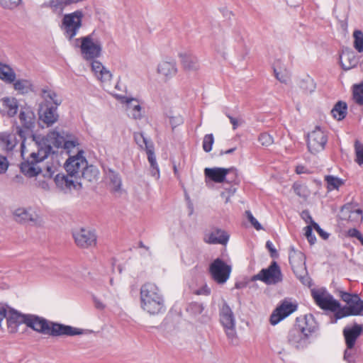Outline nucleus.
Listing matches in <instances>:
<instances>
[{"instance_id": "1", "label": "nucleus", "mask_w": 363, "mask_h": 363, "mask_svg": "<svg viewBox=\"0 0 363 363\" xmlns=\"http://www.w3.org/2000/svg\"><path fill=\"white\" fill-rule=\"evenodd\" d=\"M140 301L143 309L150 314L155 315L165 311L163 296L153 283L147 282L142 285Z\"/></svg>"}, {"instance_id": "2", "label": "nucleus", "mask_w": 363, "mask_h": 363, "mask_svg": "<svg viewBox=\"0 0 363 363\" xmlns=\"http://www.w3.org/2000/svg\"><path fill=\"white\" fill-rule=\"evenodd\" d=\"M68 135L60 134L56 130L49 133L45 137L38 138L35 140L37 151L33 154L34 157H39L40 160L46 159L50 154H55L52 147L56 148H63L64 143Z\"/></svg>"}, {"instance_id": "3", "label": "nucleus", "mask_w": 363, "mask_h": 363, "mask_svg": "<svg viewBox=\"0 0 363 363\" xmlns=\"http://www.w3.org/2000/svg\"><path fill=\"white\" fill-rule=\"evenodd\" d=\"M18 119L21 125L16 126V133L21 140V147L23 149L27 136L35 128L36 117L30 106H24L21 107Z\"/></svg>"}, {"instance_id": "4", "label": "nucleus", "mask_w": 363, "mask_h": 363, "mask_svg": "<svg viewBox=\"0 0 363 363\" xmlns=\"http://www.w3.org/2000/svg\"><path fill=\"white\" fill-rule=\"evenodd\" d=\"M134 140L141 149H145L147 155V160L150 162V174L156 179L160 178V170L156 162V157L154 152V145L145 137L143 133H135Z\"/></svg>"}, {"instance_id": "5", "label": "nucleus", "mask_w": 363, "mask_h": 363, "mask_svg": "<svg viewBox=\"0 0 363 363\" xmlns=\"http://www.w3.org/2000/svg\"><path fill=\"white\" fill-rule=\"evenodd\" d=\"M83 17L84 13L81 10L64 15L61 28L69 40H71L77 35L82 27Z\"/></svg>"}, {"instance_id": "6", "label": "nucleus", "mask_w": 363, "mask_h": 363, "mask_svg": "<svg viewBox=\"0 0 363 363\" xmlns=\"http://www.w3.org/2000/svg\"><path fill=\"white\" fill-rule=\"evenodd\" d=\"M290 250L289 259L293 272L302 284L307 285L309 284V277L305 264L304 255L300 251L295 250L293 246L290 247Z\"/></svg>"}, {"instance_id": "7", "label": "nucleus", "mask_w": 363, "mask_h": 363, "mask_svg": "<svg viewBox=\"0 0 363 363\" xmlns=\"http://www.w3.org/2000/svg\"><path fill=\"white\" fill-rule=\"evenodd\" d=\"M93 33L77 40L81 41V52L83 58L86 60H92L98 58L101 55L102 45L100 40H94L93 38Z\"/></svg>"}, {"instance_id": "8", "label": "nucleus", "mask_w": 363, "mask_h": 363, "mask_svg": "<svg viewBox=\"0 0 363 363\" xmlns=\"http://www.w3.org/2000/svg\"><path fill=\"white\" fill-rule=\"evenodd\" d=\"M231 271V266L226 264L220 258L214 259L209 265L211 277L218 284H223L228 281Z\"/></svg>"}, {"instance_id": "9", "label": "nucleus", "mask_w": 363, "mask_h": 363, "mask_svg": "<svg viewBox=\"0 0 363 363\" xmlns=\"http://www.w3.org/2000/svg\"><path fill=\"white\" fill-rule=\"evenodd\" d=\"M311 296L316 305L321 309L335 311L340 308V302L325 289H312Z\"/></svg>"}, {"instance_id": "10", "label": "nucleus", "mask_w": 363, "mask_h": 363, "mask_svg": "<svg viewBox=\"0 0 363 363\" xmlns=\"http://www.w3.org/2000/svg\"><path fill=\"white\" fill-rule=\"evenodd\" d=\"M220 322L223 326L226 335L232 342L236 338L235 318L233 311L226 302L220 310Z\"/></svg>"}, {"instance_id": "11", "label": "nucleus", "mask_w": 363, "mask_h": 363, "mask_svg": "<svg viewBox=\"0 0 363 363\" xmlns=\"http://www.w3.org/2000/svg\"><path fill=\"white\" fill-rule=\"evenodd\" d=\"M83 150H79L77 155L70 156L65 164V168L67 174L71 178L74 177L77 181L78 178H80V174L86 167L87 163L86 158L83 156Z\"/></svg>"}, {"instance_id": "12", "label": "nucleus", "mask_w": 363, "mask_h": 363, "mask_svg": "<svg viewBox=\"0 0 363 363\" xmlns=\"http://www.w3.org/2000/svg\"><path fill=\"white\" fill-rule=\"evenodd\" d=\"M252 279L261 280L267 284H274L281 281L282 274L277 262L273 261L267 268L262 269L257 275H255Z\"/></svg>"}, {"instance_id": "13", "label": "nucleus", "mask_w": 363, "mask_h": 363, "mask_svg": "<svg viewBox=\"0 0 363 363\" xmlns=\"http://www.w3.org/2000/svg\"><path fill=\"white\" fill-rule=\"evenodd\" d=\"M328 138L325 133L316 127L314 130L308 134L307 146L312 154H315L324 150Z\"/></svg>"}, {"instance_id": "14", "label": "nucleus", "mask_w": 363, "mask_h": 363, "mask_svg": "<svg viewBox=\"0 0 363 363\" xmlns=\"http://www.w3.org/2000/svg\"><path fill=\"white\" fill-rule=\"evenodd\" d=\"M76 245L81 248H89L96 244V235L90 229L81 228L72 233Z\"/></svg>"}, {"instance_id": "15", "label": "nucleus", "mask_w": 363, "mask_h": 363, "mask_svg": "<svg viewBox=\"0 0 363 363\" xmlns=\"http://www.w3.org/2000/svg\"><path fill=\"white\" fill-rule=\"evenodd\" d=\"M337 292L341 300L347 303V309L354 312L352 313V315H363V300L358 294L342 290H338Z\"/></svg>"}, {"instance_id": "16", "label": "nucleus", "mask_w": 363, "mask_h": 363, "mask_svg": "<svg viewBox=\"0 0 363 363\" xmlns=\"http://www.w3.org/2000/svg\"><path fill=\"white\" fill-rule=\"evenodd\" d=\"M57 106L50 104L49 101L40 106L38 109L39 123L45 125L47 127L52 125L59 118L57 112Z\"/></svg>"}, {"instance_id": "17", "label": "nucleus", "mask_w": 363, "mask_h": 363, "mask_svg": "<svg viewBox=\"0 0 363 363\" xmlns=\"http://www.w3.org/2000/svg\"><path fill=\"white\" fill-rule=\"evenodd\" d=\"M296 303H293L287 300H284L281 304L277 306L270 315L269 321L272 325H275L281 320L288 317L297 310Z\"/></svg>"}, {"instance_id": "18", "label": "nucleus", "mask_w": 363, "mask_h": 363, "mask_svg": "<svg viewBox=\"0 0 363 363\" xmlns=\"http://www.w3.org/2000/svg\"><path fill=\"white\" fill-rule=\"evenodd\" d=\"M83 334V330L64 324L50 322L48 335L51 336H74Z\"/></svg>"}, {"instance_id": "19", "label": "nucleus", "mask_w": 363, "mask_h": 363, "mask_svg": "<svg viewBox=\"0 0 363 363\" xmlns=\"http://www.w3.org/2000/svg\"><path fill=\"white\" fill-rule=\"evenodd\" d=\"M342 333L347 349L352 350L354 348L357 338L363 333V326L354 323L351 327H345Z\"/></svg>"}, {"instance_id": "20", "label": "nucleus", "mask_w": 363, "mask_h": 363, "mask_svg": "<svg viewBox=\"0 0 363 363\" xmlns=\"http://www.w3.org/2000/svg\"><path fill=\"white\" fill-rule=\"evenodd\" d=\"M35 152H32L30 155L29 159L23 162L20 166L21 172L28 177H35L42 172V169L36 166V164L44 160H40L39 157L33 156V154Z\"/></svg>"}, {"instance_id": "21", "label": "nucleus", "mask_w": 363, "mask_h": 363, "mask_svg": "<svg viewBox=\"0 0 363 363\" xmlns=\"http://www.w3.org/2000/svg\"><path fill=\"white\" fill-rule=\"evenodd\" d=\"M308 337L302 330L296 327L289 330L287 335V341L289 344L294 346L296 349H302L308 344Z\"/></svg>"}, {"instance_id": "22", "label": "nucleus", "mask_w": 363, "mask_h": 363, "mask_svg": "<svg viewBox=\"0 0 363 363\" xmlns=\"http://www.w3.org/2000/svg\"><path fill=\"white\" fill-rule=\"evenodd\" d=\"M50 322L38 315L28 314L26 325L40 333L48 335Z\"/></svg>"}, {"instance_id": "23", "label": "nucleus", "mask_w": 363, "mask_h": 363, "mask_svg": "<svg viewBox=\"0 0 363 363\" xmlns=\"http://www.w3.org/2000/svg\"><path fill=\"white\" fill-rule=\"evenodd\" d=\"M115 96L121 100L122 103L126 104V109L129 116L134 119H140L141 118V106L137 100L119 94H115Z\"/></svg>"}, {"instance_id": "24", "label": "nucleus", "mask_w": 363, "mask_h": 363, "mask_svg": "<svg viewBox=\"0 0 363 363\" xmlns=\"http://www.w3.org/2000/svg\"><path fill=\"white\" fill-rule=\"evenodd\" d=\"M203 240L208 244L225 245L228 242L229 235L220 228H214L211 232L205 234Z\"/></svg>"}, {"instance_id": "25", "label": "nucleus", "mask_w": 363, "mask_h": 363, "mask_svg": "<svg viewBox=\"0 0 363 363\" xmlns=\"http://www.w3.org/2000/svg\"><path fill=\"white\" fill-rule=\"evenodd\" d=\"M301 320L304 322V325L301 326L300 329L308 338L312 334L318 331V324L312 314L305 315L302 318H296V322H299Z\"/></svg>"}, {"instance_id": "26", "label": "nucleus", "mask_w": 363, "mask_h": 363, "mask_svg": "<svg viewBox=\"0 0 363 363\" xmlns=\"http://www.w3.org/2000/svg\"><path fill=\"white\" fill-rule=\"evenodd\" d=\"M229 171L235 170L223 167L206 168L204 169V174L206 178L216 183H222L226 179Z\"/></svg>"}, {"instance_id": "27", "label": "nucleus", "mask_w": 363, "mask_h": 363, "mask_svg": "<svg viewBox=\"0 0 363 363\" xmlns=\"http://www.w3.org/2000/svg\"><path fill=\"white\" fill-rule=\"evenodd\" d=\"M54 180L56 185L62 189L65 188L79 189L82 188V182L73 179L69 175H65L64 174H57Z\"/></svg>"}, {"instance_id": "28", "label": "nucleus", "mask_w": 363, "mask_h": 363, "mask_svg": "<svg viewBox=\"0 0 363 363\" xmlns=\"http://www.w3.org/2000/svg\"><path fill=\"white\" fill-rule=\"evenodd\" d=\"M340 62L344 70H349L357 65L358 59L354 51L346 48L340 55Z\"/></svg>"}, {"instance_id": "29", "label": "nucleus", "mask_w": 363, "mask_h": 363, "mask_svg": "<svg viewBox=\"0 0 363 363\" xmlns=\"http://www.w3.org/2000/svg\"><path fill=\"white\" fill-rule=\"evenodd\" d=\"M14 220L19 223H26L32 222L34 225H40L39 217L37 215H32L30 212L23 208L16 209L13 212Z\"/></svg>"}, {"instance_id": "30", "label": "nucleus", "mask_w": 363, "mask_h": 363, "mask_svg": "<svg viewBox=\"0 0 363 363\" xmlns=\"http://www.w3.org/2000/svg\"><path fill=\"white\" fill-rule=\"evenodd\" d=\"M91 70L95 76L104 84L109 82L112 78L111 72L101 62L92 60Z\"/></svg>"}, {"instance_id": "31", "label": "nucleus", "mask_w": 363, "mask_h": 363, "mask_svg": "<svg viewBox=\"0 0 363 363\" xmlns=\"http://www.w3.org/2000/svg\"><path fill=\"white\" fill-rule=\"evenodd\" d=\"M181 63L183 68L187 71H196L199 69V65L197 57L186 53L179 54Z\"/></svg>"}, {"instance_id": "32", "label": "nucleus", "mask_w": 363, "mask_h": 363, "mask_svg": "<svg viewBox=\"0 0 363 363\" xmlns=\"http://www.w3.org/2000/svg\"><path fill=\"white\" fill-rule=\"evenodd\" d=\"M3 111H5L9 117H13L18 111V101L15 98L6 97L1 101Z\"/></svg>"}, {"instance_id": "33", "label": "nucleus", "mask_w": 363, "mask_h": 363, "mask_svg": "<svg viewBox=\"0 0 363 363\" xmlns=\"http://www.w3.org/2000/svg\"><path fill=\"white\" fill-rule=\"evenodd\" d=\"M99 172L96 167L94 165H87L80 174V178L84 181L89 182H96L99 179Z\"/></svg>"}, {"instance_id": "34", "label": "nucleus", "mask_w": 363, "mask_h": 363, "mask_svg": "<svg viewBox=\"0 0 363 363\" xmlns=\"http://www.w3.org/2000/svg\"><path fill=\"white\" fill-rule=\"evenodd\" d=\"M157 72L164 77H172L176 74L177 69L174 62L163 61L157 67Z\"/></svg>"}, {"instance_id": "35", "label": "nucleus", "mask_w": 363, "mask_h": 363, "mask_svg": "<svg viewBox=\"0 0 363 363\" xmlns=\"http://www.w3.org/2000/svg\"><path fill=\"white\" fill-rule=\"evenodd\" d=\"M0 79L6 84H12L16 79V73L9 65L0 62Z\"/></svg>"}, {"instance_id": "36", "label": "nucleus", "mask_w": 363, "mask_h": 363, "mask_svg": "<svg viewBox=\"0 0 363 363\" xmlns=\"http://www.w3.org/2000/svg\"><path fill=\"white\" fill-rule=\"evenodd\" d=\"M347 105L342 101H337L331 110L334 118L337 121L343 120L347 116Z\"/></svg>"}, {"instance_id": "37", "label": "nucleus", "mask_w": 363, "mask_h": 363, "mask_svg": "<svg viewBox=\"0 0 363 363\" xmlns=\"http://www.w3.org/2000/svg\"><path fill=\"white\" fill-rule=\"evenodd\" d=\"M12 84H13L14 89L21 94H25L32 91L33 84L30 80L23 79H15Z\"/></svg>"}, {"instance_id": "38", "label": "nucleus", "mask_w": 363, "mask_h": 363, "mask_svg": "<svg viewBox=\"0 0 363 363\" xmlns=\"http://www.w3.org/2000/svg\"><path fill=\"white\" fill-rule=\"evenodd\" d=\"M300 88L306 93H312L316 88V84L313 78L306 75L300 80Z\"/></svg>"}, {"instance_id": "39", "label": "nucleus", "mask_w": 363, "mask_h": 363, "mask_svg": "<svg viewBox=\"0 0 363 363\" xmlns=\"http://www.w3.org/2000/svg\"><path fill=\"white\" fill-rule=\"evenodd\" d=\"M0 140L1 145L8 151L12 150L17 144L15 137L11 134H1Z\"/></svg>"}, {"instance_id": "40", "label": "nucleus", "mask_w": 363, "mask_h": 363, "mask_svg": "<svg viewBox=\"0 0 363 363\" xmlns=\"http://www.w3.org/2000/svg\"><path fill=\"white\" fill-rule=\"evenodd\" d=\"M42 92L43 97L45 100V103H47V101L50 103V101H52L53 103V106L57 107L62 104V99L57 97L55 91L50 89H43Z\"/></svg>"}, {"instance_id": "41", "label": "nucleus", "mask_w": 363, "mask_h": 363, "mask_svg": "<svg viewBox=\"0 0 363 363\" xmlns=\"http://www.w3.org/2000/svg\"><path fill=\"white\" fill-rule=\"evenodd\" d=\"M353 99L359 106H363V82L352 86Z\"/></svg>"}, {"instance_id": "42", "label": "nucleus", "mask_w": 363, "mask_h": 363, "mask_svg": "<svg viewBox=\"0 0 363 363\" xmlns=\"http://www.w3.org/2000/svg\"><path fill=\"white\" fill-rule=\"evenodd\" d=\"M108 179L112 185L113 190L114 191H118L121 190L122 182L121 178L118 173L114 171L110 170L108 173Z\"/></svg>"}, {"instance_id": "43", "label": "nucleus", "mask_w": 363, "mask_h": 363, "mask_svg": "<svg viewBox=\"0 0 363 363\" xmlns=\"http://www.w3.org/2000/svg\"><path fill=\"white\" fill-rule=\"evenodd\" d=\"M354 48L359 52H363V33L359 30H356L353 33Z\"/></svg>"}, {"instance_id": "44", "label": "nucleus", "mask_w": 363, "mask_h": 363, "mask_svg": "<svg viewBox=\"0 0 363 363\" xmlns=\"http://www.w3.org/2000/svg\"><path fill=\"white\" fill-rule=\"evenodd\" d=\"M325 180L330 190L337 189L343 184L342 179L332 175L325 176Z\"/></svg>"}, {"instance_id": "45", "label": "nucleus", "mask_w": 363, "mask_h": 363, "mask_svg": "<svg viewBox=\"0 0 363 363\" xmlns=\"http://www.w3.org/2000/svg\"><path fill=\"white\" fill-rule=\"evenodd\" d=\"M21 3L22 0H0V7L7 10H13Z\"/></svg>"}, {"instance_id": "46", "label": "nucleus", "mask_w": 363, "mask_h": 363, "mask_svg": "<svg viewBox=\"0 0 363 363\" xmlns=\"http://www.w3.org/2000/svg\"><path fill=\"white\" fill-rule=\"evenodd\" d=\"M214 143V138L213 134H207L204 136L203 140V149L205 152H209L212 150V146Z\"/></svg>"}, {"instance_id": "47", "label": "nucleus", "mask_w": 363, "mask_h": 363, "mask_svg": "<svg viewBox=\"0 0 363 363\" xmlns=\"http://www.w3.org/2000/svg\"><path fill=\"white\" fill-rule=\"evenodd\" d=\"M230 169H233L235 171L228 172V176L226 177V179L225 180L224 182L238 184L240 182L238 169L235 167H230Z\"/></svg>"}, {"instance_id": "48", "label": "nucleus", "mask_w": 363, "mask_h": 363, "mask_svg": "<svg viewBox=\"0 0 363 363\" xmlns=\"http://www.w3.org/2000/svg\"><path fill=\"white\" fill-rule=\"evenodd\" d=\"M335 313V319H341L345 317L351 316L352 315V313H353L352 311H349L347 309V306L344 307H341V305L340 304V308L335 311H333Z\"/></svg>"}, {"instance_id": "49", "label": "nucleus", "mask_w": 363, "mask_h": 363, "mask_svg": "<svg viewBox=\"0 0 363 363\" xmlns=\"http://www.w3.org/2000/svg\"><path fill=\"white\" fill-rule=\"evenodd\" d=\"M187 311L194 315L201 314L203 311V306L202 303L193 302L189 305Z\"/></svg>"}, {"instance_id": "50", "label": "nucleus", "mask_w": 363, "mask_h": 363, "mask_svg": "<svg viewBox=\"0 0 363 363\" xmlns=\"http://www.w3.org/2000/svg\"><path fill=\"white\" fill-rule=\"evenodd\" d=\"M215 50L223 58L226 57V44L223 40H218L215 43Z\"/></svg>"}, {"instance_id": "51", "label": "nucleus", "mask_w": 363, "mask_h": 363, "mask_svg": "<svg viewBox=\"0 0 363 363\" xmlns=\"http://www.w3.org/2000/svg\"><path fill=\"white\" fill-rule=\"evenodd\" d=\"M258 140L263 146H269L273 143V138L267 133H262L259 135Z\"/></svg>"}, {"instance_id": "52", "label": "nucleus", "mask_w": 363, "mask_h": 363, "mask_svg": "<svg viewBox=\"0 0 363 363\" xmlns=\"http://www.w3.org/2000/svg\"><path fill=\"white\" fill-rule=\"evenodd\" d=\"M305 235L311 245H313L316 241V238L314 234H313V226L307 225L305 228Z\"/></svg>"}, {"instance_id": "53", "label": "nucleus", "mask_w": 363, "mask_h": 363, "mask_svg": "<svg viewBox=\"0 0 363 363\" xmlns=\"http://www.w3.org/2000/svg\"><path fill=\"white\" fill-rule=\"evenodd\" d=\"M245 214L248 220L256 230H259L262 229L261 224L257 220L250 211H246Z\"/></svg>"}, {"instance_id": "54", "label": "nucleus", "mask_w": 363, "mask_h": 363, "mask_svg": "<svg viewBox=\"0 0 363 363\" xmlns=\"http://www.w3.org/2000/svg\"><path fill=\"white\" fill-rule=\"evenodd\" d=\"M79 145L77 139L75 138L65 140L64 143L63 149L66 150L68 152H70L71 149Z\"/></svg>"}, {"instance_id": "55", "label": "nucleus", "mask_w": 363, "mask_h": 363, "mask_svg": "<svg viewBox=\"0 0 363 363\" xmlns=\"http://www.w3.org/2000/svg\"><path fill=\"white\" fill-rule=\"evenodd\" d=\"M9 162L6 157L0 155V174H4L7 171Z\"/></svg>"}, {"instance_id": "56", "label": "nucleus", "mask_w": 363, "mask_h": 363, "mask_svg": "<svg viewBox=\"0 0 363 363\" xmlns=\"http://www.w3.org/2000/svg\"><path fill=\"white\" fill-rule=\"evenodd\" d=\"M355 153H356V162L362 165L363 164V147H358L355 145Z\"/></svg>"}, {"instance_id": "57", "label": "nucleus", "mask_w": 363, "mask_h": 363, "mask_svg": "<svg viewBox=\"0 0 363 363\" xmlns=\"http://www.w3.org/2000/svg\"><path fill=\"white\" fill-rule=\"evenodd\" d=\"M66 5L64 4L62 0H50V8L52 9L53 11H56L58 9H62L64 6Z\"/></svg>"}, {"instance_id": "58", "label": "nucleus", "mask_w": 363, "mask_h": 363, "mask_svg": "<svg viewBox=\"0 0 363 363\" xmlns=\"http://www.w3.org/2000/svg\"><path fill=\"white\" fill-rule=\"evenodd\" d=\"M313 228L323 240H327L329 238V234L324 231L317 223L313 222Z\"/></svg>"}, {"instance_id": "59", "label": "nucleus", "mask_w": 363, "mask_h": 363, "mask_svg": "<svg viewBox=\"0 0 363 363\" xmlns=\"http://www.w3.org/2000/svg\"><path fill=\"white\" fill-rule=\"evenodd\" d=\"M57 165H53V164L48 165L46 167L45 173L43 174L44 177H48V178H52L53 174L57 172Z\"/></svg>"}, {"instance_id": "60", "label": "nucleus", "mask_w": 363, "mask_h": 363, "mask_svg": "<svg viewBox=\"0 0 363 363\" xmlns=\"http://www.w3.org/2000/svg\"><path fill=\"white\" fill-rule=\"evenodd\" d=\"M350 208H351V206L350 204H346L345 206H343L341 208V211L342 213H344V212H349V213H355L358 216V217H359L360 218H362V210L360 209H357L354 211H352L350 210Z\"/></svg>"}, {"instance_id": "61", "label": "nucleus", "mask_w": 363, "mask_h": 363, "mask_svg": "<svg viewBox=\"0 0 363 363\" xmlns=\"http://www.w3.org/2000/svg\"><path fill=\"white\" fill-rule=\"evenodd\" d=\"M266 247L270 252V255L273 258H276L278 257V252L276 249L274 247L273 244L271 241L268 240L266 243Z\"/></svg>"}, {"instance_id": "62", "label": "nucleus", "mask_w": 363, "mask_h": 363, "mask_svg": "<svg viewBox=\"0 0 363 363\" xmlns=\"http://www.w3.org/2000/svg\"><path fill=\"white\" fill-rule=\"evenodd\" d=\"M348 235L352 238H356L359 240L362 238V233L356 228H351L348 230Z\"/></svg>"}, {"instance_id": "63", "label": "nucleus", "mask_w": 363, "mask_h": 363, "mask_svg": "<svg viewBox=\"0 0 363 363\" xmlns=\"http://www.w3.org/2000/svg\"><path fill=\"white\" fill-rule=\"evenodd\" d=\"M301 216V218L303 220H305V221L306 223H311V225L313 226V222H315V221L313 220V218L308 210L303 211Z\"/></svg>"}, {"instance_id": "64", "label": "nucleus", "mask_w": 363, "mask_h": 363, "mask_svg": "<svg viewBox=\"0 0 363 363\" xmlns=\"http://www.w3.org/2000/svg\"><path fill=\"white\" fill-rule=\"evenodd\" d=\"M199 295H206L208 296L211 294V289L208 287L206 285L203 286L201 289H199L197 292Z\"/></svg>"}]
</instances>
